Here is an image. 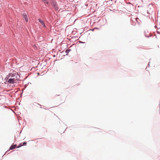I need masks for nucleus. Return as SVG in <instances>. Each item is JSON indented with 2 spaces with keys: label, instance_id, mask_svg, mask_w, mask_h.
Wrapping results in <instances>:
<instances>
[{
  "label": "nucleus",
  "instance_id": "nucleus-20",
  "mask_svg": "<svg viewBox=\"0 0 160 160\" xmlns=\"http://www.w3.org/2000/svg\"><path fill=\"white\" fill-rule=\"evenodd\" d=\"M149 63H150V62H149L148 64L149 66Z\"/></svg>",
  "mask_w": 160,
  "mask_h": 160
},
{
  "label": "nucleus",
  "instance_id": "nucleus-17",
  "mask_svg": "<svg viewBox=\"0 0 160 160\" xmlns=\"http://www.w3.org/2000/svg\"><path fill=\"white\" fill-rule=\"evenodd\" d=\"M137 20H139V19L138 18H136V20L137 21V22H138V21H137Z\"/></svg>",
  "mask_w": 160,
  "mask_h": 160
},
{
  "label": "nucleus",
  "instance_id": "nucleus-1",
  "mask_svg": "<svg viewBox=\"0 0 160 160\" xmlns=\"http://www.w3.org/2000/svg\"><path fill=\"white\" fill-rule=\"evenodd\" d=\"M51 4L53 8H54L55 9H58V5H57L56 2L53 1L51 2Z\"/></svg>",
  "mask_w": 160,
  "mask_h": 160
},
{
  "label": "nucleus",
  "instance_id": "nucleus-10",
  "mask_svg": "<svg viewBox=\"0 0 160 160\" xmlns=\"http://www.w3.org/2000/svg\"><path fill=\"white\" fill-rule=\"evenodd\" d=\"M12 79H13L14 81V82H15V83H19L18 80H17V79H16L15 77L13 78Z\"/></svg>",
  "mask_w": 160,
  "mask_h": 160
},
{
  "label": "nucleus",
  "instance_id": "nucleus-2",
  "mask_svg": "<svg viewBox=\"0 0 160 160\" xmlns=\"http://www.w3.org/2000/svg\"><path fill=\"white\" fill-rule=\"evenodd\" d=\"M22 15L23 16V18H24L25 21L26 22H28V18L27 17L26 13L24 12V13L22 14Z\"/></svg>",
  "mask_w": 160,
  "mask_h": 160
},
{
  "label": "nucleus",
  "instance_id": "nucleus-9",
  "mask_svg": "<svg viewBox=\"0 0 160 160\" xmlns=\"http://www.w3.org/2000/svg\"><path fill=\"white\" fill-rule=\"evenodd\" d=\"M16 73H10L9 75L12 78L15 77V75H16Z\"/></svg>",
  "mask_w": 160,
  "mask_h": 160
},
{
  "label": "nucleus",
  "instance_id": "nucleus-11",
  "mask_svg": "<svg viewBox=\"0 0 160 160\" xmlns=\"http://www.w3.org/2000/svg\"><path fill=\"white\" fill-rule=\"evenodd\" d=\"M22 143H20L19 145L17 147V148H19L22 147Z\"/></svg>",
  "mask_w": 160,
  "mask_h": 160
},
{
  "label": "nucleus",
  "instance_id": "nucleus-8",
  "mask_svg": "<svg viewBox=\"0 0 160 160\" xmlns=\"http://www.w3.org/2000/svg\"><path fill=\"white\" fill-rule=\"evenodd\" d=\"M71 51V49H67L65 51V52L67 53L66 55H67L69 52Z\"/></svg>",
  "mask_w": 160,
  "mask_h": 160
},
{
  "label": "nucleus",
  "instance_id": "nucleus-21",
  "mask_svg": "<svg viewBox=\"0 0 160 160\" xmlns=\"http://www.w3.org/2000/svg\"><path fill=\"white\" fill-rule=\"evenodd\" d=\"M156 38H157V36H156Z\"/></svg>",
  "mask_w": 160,
  "mask_h": 160
},
{
  "label": "nucleus",
  "instance_id": "nucleus-13",
  "mask_svg": "<svg viewBox=\"0 0 160 160\" xmlns=\"http://www.w3.org/2000/svg\"><path fill=\"white\" fill-rule=\"evenodd\" d=\"M157 32L158 33L160 34V31L159 30H158L157 31Z\"/></svg>",
  "mask_w": 160,
  "mask_h": 160
},
{
  "label": "nucleus",
  "instance_id": "nucleus-14",
  "mask_svg": "<svg viewBox=\"0 0 160 160\" xmlns=\"http://www.w3.org/2000/svg\"><path fill=\"white\" fill-rule=\"evenodd\" d=\"M28 85V84H26L25 85H24V89H25V88L27 87Z\"/></svg>",
  "mask_w": 160,
  "mask_h": 160
},
{
  "label": "nucleus",
  "instance_id": "nucleus-5",
  "mask_svg": "<svg viewBox=\"0 0 160 160\" xmlns=\"http://www.w3.org/2000/svg\"><path fill=\"white\" fill-rule=\"evenodd\" d=\"M17 145L16 144L13 145H12L10 147L9 149L10 150H12L15 148H17Z\"/></svg>",
  "mask_w": 160,
  "mask_h": 160
},
{
  "label": "nucleus",
  "instance_id": "nucleus-18",
  "mask_svg": "<svg viewBox=\"0 0 160 160\" xmlns=\"http://www.w3.org/2000/svg\"><path fill=\"white\" fill-rule=\"evenodd\" d=\"M29 83H30V84H31L30 82H28L27 83V84L28 85V84H29Z\"/></svg>",
  "mask_w": 160,
  "mask_h": 160
},
{
  "label": "nucleus",
  "instance_id": "nucleus-3",
  "mask_svg": "<svg viewBox=\"0 0 160 160\" xmlns=\"http://www.w3.org/2000/svg\"><path fill=\"white\" fill-rule=\"evenodd\" d=\"M38 22L43 26V27L46 28V26L44 22L43 21L41 18L38 19Z\"/></svg>",
  "mask_w": 160,
  "mask_h": 160
},
{
  "label": "nucleus",
  "instance_id": "nucleus-6",
  "mask_svg": "<svg viewBox=\"0 0 160 160\" xmlns=\"http://www.w3.org/2000/svg\"><path fill=\"white\" fill-rule=\"evenodd\" d=\"M20 76L19 75L17 74V76L15 77L16 79H17L18 80V82L20 81Z\"/></svg>",
  "mask_w": 160,
  "mask_h": 160
},
{
  "label": "nucleus",
  "instance_id": "nucleus-16",
  "mask_svg": "<svg viewBox=\"0 0 160 160\" xmlns=\"http://www.w3.org/2000/svg\"><path fill=\"white\" fill-rule=\"evenodd\" d=\"M145 36L146 37H147L148 38H149V37H150L151 36H147L146 34H145Z\"/></svg>",
  "mask_w": 160,
  "mask_h": 160
},
{
  "label": "nucleus",
  "instance_id": "nucleus-15",
  "mask_svg": "<svg viewBox=\"0 0 160 160\" xmlns=\"http://www.w3.org/2000/svg\"><path fill=\"white\" fill-rule=\"evenodd\" d=\"M79 42L80 43H85V42H82V41H79Z\"/></svg>",
  "mask_w": 160,
  "mask_h": 160
},
{
  "label": "nucleus",
  "instance_id": "nucleus-4",
  "mask_svg": "<svg viewBox=\"0 0 160 160\" xmlns=\"http://www.w3.org/2000/svg\"><path fill=\"white\" fill-rule=\"evenodd\" d=\"M14 82L13 79L12 78H9L8 80V82L10 84H13L15 83Z\"/></svg>",
  "mask_w": 160,
  "mask_h": 160
},
{
  "label": "nucleus",
  "instance_id": "nucleus-12",
  "mask_svg": "<svg viewBox=\"0 0 160 160\" xmlns=\"http://www.w3.org/2000/svg\"><path fill=\"white\" fill-rule=\"evenodd\" d=\"M27 142H24L23 143V144H22V146H26L27 144Z\"/></svg>",
  "mask_w": 160,
  "mask_h": 160
},
{
  "label": "nucleus",
  "instance_id": "nucleus-19",
  "mask_svg": "<svg viewBox=\"0 0 160 160\" xmlns=\"http://www.w3.org/2000/svg\"><path fill=\"white\" fill-rule=\"evenodd\" d=\"M147 12H148V13H149V12H148V10H147Z\"/></svg>",
  "mask_w": 160,
  "mask_h": 160
},
{
  "label": "nucleus",
  "instance_id": "nucleus-7",
  "mask_svg": "<svg viewBox=\"0 0 160 160\" xmlns=\"http://www.w3.org/2000/svg\"><path fill=\"white\" fill-rule=\"evenodd\" d=\"M45 4H49V2L48 0H42Z\"/></svg>",
  "mask_w": 160,
  "mask_h": 160
}]
</instances>
